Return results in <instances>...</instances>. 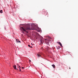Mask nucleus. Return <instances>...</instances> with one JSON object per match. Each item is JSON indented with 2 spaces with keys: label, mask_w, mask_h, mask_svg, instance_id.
Instances as JSON below:
<instances>
[{
  "label": "nucleus",
  "mask_w": 78,
  "mask_h": 78,
  "mask_svg": "<svg viewBox=\"0 0 78 78\" xmlns=\"http://www.w3.org/2000/svg\"><path fill=\"white\" fill-rule=\"evenodd\" d=\"M31 45H32V44H31Z\"/></svg>",
  "instance_id": "nucleus-18"
},
{
  "label": "nucleus",
  "mask_w": 78,
  "mask_h": 78,
  "mask_svg": "<svg viewBox=\"0 0 78 78\" xmlns=\"http://www.w3.org/2000/svg\"><path fill=\"white\" fill-rule=\"evenodd\" d=\"M59 48H60V47H59V46H58L57 47V49H58V50H59Z\"/></svg>",
  "instance_id": "nucleus-8"
},
{
  "label": "nucleus",
  "mask_w": 78,
  "mask_h": 78,
  "mask_svg": "<svg viewBox=\"0 0 78 78\" xmlns=\"http://www.w3.org/2000/svg\"><path fill=\"white\" fill-rule=\"evenodd\" d=\"M16 41L17 42H20V41H19V40L16 39Z\"/></svg>",
  "instance_id": "nucleus-6"
},
{
  "label": "nucleus",
  "mask_w": 78,
  "mask_h": 78,
  "mask_svg": "<svg viewBox=\"0 0 78 78\" xmlns=\"http://www.w3.org/2000/svg\"><path fill=\"white\" fill-rule=\"evenodd\" d=\"M52 67H53V68H55V65H52Z\"/></svg>",
  "instance_id": "nucleus-7"
},
{
  "label": "nucleus",
  "mask_w": 78,
  "mask_h": 78,
  "mask_svg": "<svg viewBox=\"0 0 78 78\" xmlns=\"http://www.w3.org/2000/svg\"><path fill=\"white\" fill-rule=\"evenodd\" d=\"M28 47H30V44H29L28 45Z\"/></svg>",
  "instance_id": "nucleus-11"
},
{
  "label": "nucleus",
  "mask_w": 78,
  "mask_h": 78,
  "mask_svg": "<svg viewBox=\"0 0 78 78\" xmlns=\"http://www.w3.org/2000/svg\"><path fill=\"white\" fill-rule=\"evenodd\" d=\"M21 28V30L22 32H23V31H25L27 33H28V32H27L26 30L27 31H28V30H31V26L28 25L25 27H22Z\"/></svg>",
  "instance_id": "nucleus-1"
},
{
  "label": "nucleus",
  "mask_w": 78,
  "mask_h": 78,
  "mask_svg": "<svg viewBox=\"0 0 78 78\" xmlns=\"http://www.w3.org/2000/svg\"><path fill=\"white\" fill-rule=\"evenodd\" d=\"M29 62H31V60H29Z\"/></svg>",
  "instance_id": "nucleus-12"
},
{
  "label": "nucleus",
  "mask_w": 78,
  "mask_h": 78,
  "mask_svg": "<svg viewBox=\"0 0 78 78\" xmlns=\"http://www.w3.org/2000/svg\"><path fill=\"white\" fill-rule=\"evenodd\" d=\"M57 43L58 44H59L60 46H62V44H61V43L60 42H57Z\"/></svg>",
  "instance_id": "nucleus-4"
},
{
  "label": "nucleus",
  "mask_w": 78,
  "mask_h": 78,
  "mask_svg": "<svg viewBox=\"0 0 78 78\" xmlns=\"http://www.w3.org/2000/svg\"><path fill=\"white\" fill-rule=\"evenodd\" d=\"M22 69H24V67H22Z\"/></svg>",
  "instance_id": "nucleus-13"
},
{
  "label": "nucleus",
  "mask_w": 78,
  "mask_h": 78,
  "mask_svg": "<svg viewBox=\"0 0 78 78\" xmlns=\"http://www.w3.org/2000/svg\"><path fill=\"white\" fill-rule=\"evenodd\" d=\"M69 69H70V68H69Z\"/></svg>",
  "instance_id": "nucleus-17"
},
{
  "label": "nucleus",
  "mask_w": 78,
  "mask_h": 78,
  "mask_svg": "<svg viewBox=\"0 0 78 78\" xmlns=\"http://www.w3.org/2000/svg\"><path fill=\"white\" fill-rule=\"evenodd\" d=\"M41 44H43V42H44V41H41Z\"/></svg>",
  "instance_id": "nucleus-10"
},
{
  "label": "nucleus",
  "mask_w": 78,
  "mask_h": 78,
  "mask_svg": "<svg viewBox=\"0 0 78 78\" xmlns=\"http://www.w3.org/2000/svg\"><path fill=\"white\" fill-rule=\"evenodd\" d=\"M13 67L14 69H17V70H18L17 69H16V65L13 66Z\"/></svg>",
  "instance_id": "nucleus-5"
},
{
  "label": "nucleus",
  "mask_w": 78,
  "mask_h": 78,
  "mask_svg": "<svg viewBox=\"0 0 78 78\" xmlns=\"http://www.w3.org/2000/svg\"><path fill=\"white\" fill-rule=\"evenodd\" d=\"M0 12L1 13H3V11L2 10H0Z\"/></svg>",
  "instance_id": "nucleus-9"
},
{
  "label": "nucleus",
  "mask_w": 78,
  "mask_h": 78,
  "mask_svg": "<svg viewBox=\"0 0 78 78\" xmlns=\"http://www.w3.org/2000/svg\"><path fill=\"white\" fill-rule=\"evenodd\" d=\"M30 47V48H33V47L31 46V47Z\"/></svg>",
  "instance_id": "nucleus-14"
},
{
  "label": "nucleus",
  "mask_w": 78,
  "mask_h": 78,
  "mask_svg": "<svg viewBox=\"0 0 78 78\" xmlns=\"http://www.w3.org/2000/svg\"><path fill=\"white\" fill-rule=\"evenodd\" d=\"M48 39H45V42L46 44H49L50 43V41H51V37L50 36H48Z\"/></svg>",
  "instance_id": "nucleus-2"
},
{
  "label": "nucleus",
  "mask_w": 78,
  "mask_h": 78,
  "mask_svg": "<svg viewBox=\"0 0 78 78\" xmlns=\"http://www.w3.org/2000/svg\"><path fill=\"white\" fill-rule=\"evenodd\" d=\"M19 67H20V66H19Z\"/></svg>",
  "instance_id": "nucleus-16"
},
{
  "label": "nucleus",
  "mask_w": 78,
  "mask_h": 78,
  "mask_svg": "<svg viewBox=\"0 0 78 78\" xmlns=\"http://www.w3.org/2000/svg\"><path fill=\"white\" fill-rule=\"evenodd\" d=\"M20 71H21V69H20Z\"/></svg>",
  "instance_id": "nucleus-15"
},
{
  "label": "nucleus",
  "mask_w": 78,
  "mask_h": 78,
  "mask_svg": "<svg viewBox=\"0 0 78 78\" xmlns=\"http://www.w3.org/2000/svg\"><path fill=\"white\" fill-rule=\"evenodd\" d=\"M37 55L38 56V57H40L41 56V54L39 52L37 54Z\"/></svg>",
  "instance_id": "nucleus-3"
}]
</instances>
